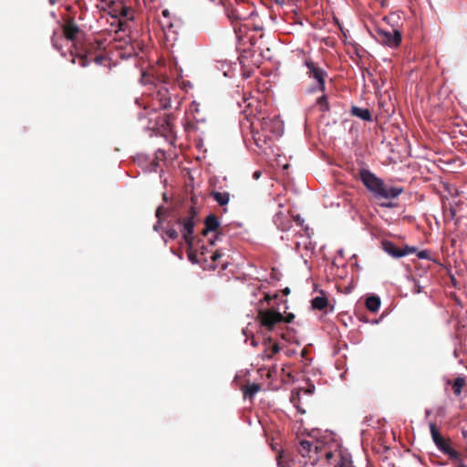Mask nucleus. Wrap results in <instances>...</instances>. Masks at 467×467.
Returning <instances> with one entry per match:
<instances>
[{"label":"nucleus","mask_w":467,"mask_h":467,"mask_svg":"<svg viewBox=\"0 0 467 467\" xmlns=\"http://www.w3.org/2000/svg\"><path fill=\"white\" fill-rule=\"evenodd\" d=\"M197 210L194 206H191L185 216L178 218L177 223L182 225V238L187 245V256L192 264L201 263V259L198 258L197 250L194 249L193 229L197 222Z\"/></svg>","instance_id":"f257e3e1"},{"label":"nucleus","mask_w":467,"mask_h":467,"mask_svg":"<svg viewBox=\"0 0 467 467\" xmlns=\"http://www.w3.org/2000/svg\"><path fill=\"white\" fill-rule=\"evenodd\" d=\"M297 450L302 457L308 458L312 465L317 464L323 458L328 462L334 456V453L328 449L327 445L318 440L314 441L301 440Z\"/></svg>","instance_id":"f03ea898"},{"label":"nucleus","mask_w":467,"mask_h":467,"mask_svg":"<svg viewBox=\"0 0 467 467\" xmlns=\"http://www.w3.org/2000/svg\"><path fill=\"white\" fill-rule=\"evenodd\" d=\"M75 47L82 67H86L92 60L94 55L105 48L104 41L90 39L75 44Z\"/></svg>","instance_id":"7ed1b4c3"},{"label":"nucleus","mask_w":467,"mask_h":467,"mask_svg":"<svg viewBox=\"0 0 467 467\" xmlns=\"http://www.w3.org/2000/svg\"><path fill=\"white\" fill-rule=\"evenodd\" d=\"M374 37L379 43L392 48L398 47L401 43V33L394 28L386 29L377 27L375 29Z\"/></svg>","instance_id":"20e7f679"},{"label":"nucleus","mask_w":467,"mask_h":467,"mask_svg":"<svg viewBox=\"0 0 467 467\" xmlns=\"http://www.w3.org/2000/svg\"><path fill=\"white\" fill-rule=\"evenodd\" d=\"M358 178L364 186L372 192L376 198H379V194L384 186V182L367 169H360L358 171Z\"/></svg>","instance_id":"39448f33"},{"label":"nucleus","mask_w":467,"mask_h":467,"mask_svg":"<svg viewBox=\"0 0 467 467\" xmlns=\"http://www.w3.org/2000/svg\"><path fill=\"white\" fill-rule=\"evenodd\" d=\"M257 318L262 327L272 331L277 324L282 323L283 315L274 308L261 309L258 311Z\"/></svg>","instance_id":"423d86ee"},{"label":"nucleus","mask_w":467,"mask_h":467,"mask_svg":"<svg viewBox=\"0 0 467 467\" xmlns=\"http://www.w3.org/2000/svg\"><path fill=\"white\" fill-rule=\"evenodd\" d=\"M261 129L265 133V137L269 135L279 137L283 133L284 124L277 116L266 117L262 119Z\"/></svg>","instance_id":"0eeeda50"},{"label":"nucleus","mask_w":467,"mask_h":467,"mask_svg":"<svg viewBox=\"0 0 467 467\" xmlns=\"http://www.w3.org/2000/svg\"><path fill=\"white\" fill-rule=\"evenodd\" d=\"M305 66L308 68L307 75L310 78H315L318 84V90L325 91V78L327 73L324 69L319 67L313 60L309 57H306L304 61Z\"/></svg>","instance_id":"6e6552de"},{"label":"nucleus","mask_w":467,"mask_h":467,"mask_svg":"<svg viewBox=\"0 0 467 467\" xmlns=\"http://www.w3.org/2000/svg\"><path fill=\"white\" fill-rule=\"evenodd\" d=\"M223 6L225 15L233 26L248 17V15L241 10L242 6L238 3L233 4L228 1L223 3Z\"/></svg>","instance_id":"1a4fd4ad"},{"label":"nucleus","mask_w":467,"mask_h":467,"mask_svg":"<svg viewBox=\"0 0 467 467\" xmlns=\"http://www.w3.org/2000/svg\"><path fill=\"white\" fill-rule=\"evenodd\" d=\"M382 248L394 258H400L414 254L417 251L415 247L410 245H406L403 249H400L397 247L394 243L387 240L382 242Z\"/></svg>","instance_id":"9d476101"},{"label":"nucleus","mask_w":467,"mask_h":467,"mask_svg":"<svg viewBox=\"0 0 467 467\" xmlns=\"http://www.w3.org/2000/svg\"><path fill=\"white\" fill-rule=\"evenodd\" d=\"M219 227L220 222L215 214L211 213L205 218L204 228L201 232L202 235L206 236L210 232L216 233L215 238L209 240V244L211 245H214L215 240L218 239L219 235L221 234L220 233L217 232Z\"/></svg>","instance_id":"9b49d317"},{"label":"nucleus","mask_w":467,"mask_h":467,"mask_svg":"<svg viewBox=\"0 0 467 467\" xmlns=\"http://www.w3.org/2000/svg\"><path fill=\"white\" fill-rule=\"evenodd\" d=\"M430 431L433 442L441 451L444 452L451 446L450 440L445 439L441 435L440 431L434 422L430 424Z\"/></svg>","instance_id":"f8f14e48"},{"label":"nucleus","mask_w":467,"mask_h":467,"mask_svg":"<svg viewBox=\"0 0 467 467\" xmlns=\"http://www.w3.org/2000/svg\"><path fill=\"white\" fill-rule=\"evenodd\" d=\"M80 32L78 26L74 19L68 18L63 26V33L67 40L75 41L78 34Z\"/></svg>","instance_id":"ddd939ff"},{"label":"nucleus","mask_w":467,"mask_h":467,"mask_svg":"<svg viewBox=\"0 0 467 467\" xmlns=\"http://www.w3.org/2000/svg\"><path fill=\"white\" fill-rule=\"evenodd\" d=\"M265 350L263 351L261 358L262 359H271L273 356L280 351V347L277 343H272V339L269 337L264 340Z\"/></svg>","instance_id":"4468645a"},{"label":"nucleus","mask_w":467,"mask_h":467,"mask_svg":"<svg viewBox=\"0 0 467 467\" xmlns=\"http://www.w3.org/2000/svg\"><path fill=\"white\" fill-rule=\"evenodd\" d=\"M402 187H388L385 183L379 194V198L395 199L403 192Z\"/></svg>","instance_id":"2eb2a0df"},{"label":"nucleus","mask_w":467,"mask_h":467,"mask_svg":"<svg viewBox=\"0 0 467 467\" xmlns=\"http://www.w3.org/2000/svg\"><path fill=\"white\" fill-rule=\"evenodd\" d=\"M156 99L159 101L160 109H166L171 108V96L167 88H161L156 94Z\"/></svg>","instance_id":"dca6fc26"},{"label":"nucleus","mask_w":467,"mask_h":467,"mask_svg":"<svg viewBox=\"0 0 467 467\" xmlns=\"http://www.w3.org/2000/svg\"><path fill=\"white\" fill-rule=\"evenodd\" d=\"M352 116L366 121H372V114L368 109H362L358 106H352L350 109Z\"/></svg>","instance_id":"f3484780"},{"label":"nucleus","mask_w":467,"mask_h":467,"mask_svg":"<svg viewBox=\"0 0 467 467\" xmlns=\"http://www.w3.org/2000/svg\"><path fill=\"white\" fill-rule=\"evenodd\" d=\"M162 17H159V24L161 25L162 30L164 32L171 31L173 25L171 20V14L168 9H164L161 11Z\"/></svg>","instance_id":"a211bd4d"},{"label":"nucleus","mask_w":467,"mask_h":467,"mask_svg":"<svg viewBox=\"0 0 467 467\" xmlns=\"http://www.w3.org/2000/svg\"><path fill=\"white\" fill-rule=\"evenodd\" d=\"M380 304V298L377 296H370L366 299V307L373 313L379 310Z\"/></svg>","instance_id":"6ab92c4d"},{"label":"nucleus","mask_w":467,"mask_h":467,"mask_svg":"<svg viewBox=\"0 0 467 467\" xmlns=\"http://www.w3.org/2000/svg\"><path fill=\"white\" fill-rule=\"evenodd\" d=\"M211 195L221 206L226 205L230 200V194L227 192H221L213 191Z\"/></svg>","instance_id":"aec40b11"},{"label":"nucleus","mask_w":467,"mask_h":467,"mask_svg":"<svg viewBox=\"0 0 467 467\" xmlns=\"http://www.w3.org/2000/svg\"><path fill=\"white\" fill-rule=\"evenodd\" d=\"M312 307L317 310H324L328 305L327 298L324 296H316L311 301Z\"/></svg>","instance_id":"412c9836"},{"label":"nucleus","mask_w":467,"mask_h":467,"mask_svg":"<svg viewBox=\"0 0 467 467\" xmlns=\"http://www.w3.org/2000/svg\"><path fill=\"white\" fill-rule=\"evenodd\" d=\"M233 26L237 39L243 41L247 32V26L239 22Z\"/></svg>","instance_id":"4be33fe9"},{"label":"nucleus","mask_w":467,"mask_h":467,"mask_svg":"<svg viewBox=\"0 0 467 467\" xmlns=\"http://www.w3.org/2000/svg\"><path fill=\"white\" fill-rule=\"evenodd\" d=\"M276 462L278 467H292L289 456L284 451H280L276 456Z\"/></svg>","instance_id":"5701e85b"},{"label":"nucleus","mask_w":467,"mask_h":467,"mask_svg":"<svg viewBox=\"0 0 467 467\" xmlns=\"http://www.w3.org/2000/svg\"><path fill=\"white\" fill-rule=\"evenodd\" d=\"M466 385V380L463 377H458L454 379L452 389L456 396L461 395L462 388Z\"/></svg>","instance_id":"b1692460"},{"label":"nucleus","mask_w":467,"mask_h":467,"mask_svg":"<svg viewBox=\"0 0 467 467\" xmlns=\"http://www.w3.org/2000/svg\"><path fill=\"white\" fill-rule=\"evenodd\" d=\"M114 21L111 23V26H114L117 25V29H115V33L119 34V32L125 33L128 30V22L123 21L118 16L113 17Z\"/></svg>","instance_id":"393cba45"},{"label":"nucleus","mask_w":467,"mask_h":467,"mask_svg":"<svg viewBox=\"0 0 467 467\" xmlns=\"http://www.w3.org/2000/svg\"><path fill=\"white\" fill-rule=\"evenodd\" d=\"M260 389H261V386L259 384L253 383V384L247 385L245 387L244 394L245 397L248 396L249 398H252Z\"/></svg>","instance_id":"a878e982"},{"label":"nucleus","mask_w":467,"mask_h":467,"mask_svg":"<svg viewBox=\"0 0 467 467\" xmlns=\"http://www.w3.org/2000/svg\"><path fill=\"white\" fill-rule=\"evenodd\" d=\"M317 104L319 106L322 112H326L329 109V103L326 95L321 96L317 99Z\"/></svg>","instance_id":"bb28decb"},{"label":"nucleus","mask_w":467,"mask_h":467,"mask_svg":"<svg viewBox=\"0 0 467 467\" xmlns=\"http://www.w3.org/2000/svg\"><path fill=\"white\" fill-rule=\"evenodd\" d=\"M443 453L448 455L451 460H460L461 457L460 452L454 450L451 446H450Z\"/></svg>","instance_id":"cd10ccee"},{"label":"nucleus","mask_w":467,"mask_h":467,"mask_svg":"<svg viewBox=\"0 0 467 467\" xmlns=\"http://www.w3.org/2000/svg\"><path fill=\"white\" fill-rule=\"evenodd\" d=\"M456 215V211L453 207L444 209V217L446 220H453Z\"/></svg>","instance_id":"c85d7f7f"},{"label":"nucleus","mask_w":467,"mask_h":467,"mask_svg":"<svg viewBox=\"0 0 467 467\" xmlns=\"http://www.w3.org/2000/svg\"><path fill=\"white\" fill-rule=\"evenodd\" d=\"M211 253L212 252H209L207 247H205L204 245H202L201 251H200L201 261L207 262L208 261L207 254H211Z\"/></svg>","instance_id":"c756f323"},{"label":"nucleus","mask_w":467,"mask_h":467,"mask_svg":"<svg viewBox=\"0 0 467 467\" xmlns=\"http://www.w3.org/2000/svg\"><path fill=\"white\" fill-rule=\"evenodd\" d=\"M166 234L171 240H175V239H177L179 237L178 232L175 229H173V228L168 229L166 231Z\"/></svg>","instance_id":"7c9ffc66"},{"label":"nucleus","mask_w":467,"mask_h":467,"mask_svg":"<svg viewBox=\"0 0 467 467\" xmlns=\"http://www.w3.org/2000/svg\"><path fill=\"white\" fill-rule=\"evenodd\" d=\"M104 59H105V57L101 53L98 52L96 55H94L92 57V60L91 61H94L97 64H102Z\"/></svg>","instance_id":"2f4dec72"},{"label":"nucleus","mask_w":467,"mask_h":467,"mask_svg":"<svg viewBox=\"0 0 467 467\" xmlns=\"http://www.w3.org/2000/svg\"><path fill=\"white\" fill-rule=\"evenodd\" d=\"M222 255L223 254L220 251L216 250L211 253L210 258L213 263H215L222 257Z\"/></svg>","instance_id":"473e14b6"},{"label":"nucleus","mask_w":467,"mask_h":467,"mask_svg":"<svg viewBox=\"0 0 467 467\" xmlns=\"http://www.w3.org/2000/svg\"><path fill=\"white\" fill-rule=\"evenodd\" d=\"M338 467H354L353 463L350 460L347 458H342Z\"/></svg>","instance_id":"72a5a7b5"},{"label":"nucleus","mask_w":467,"mask_h":467,"mask_svg":"<svg viewBox=\"0 0 467 467\" xmlns=\"http://www.w3.org/2000/svg\"><path fill=\"white\" fill-rule=\"evenodd\" d=\"M295 318V315L293 313H289L286 316H283L282 323H291Z\"/></svg>","instance_id":"f704fd0d"},{"label":"nucleus","mask_w":467,"mask_h":467,"mask_svg":"<svg viewBox=\"0 0 467 467\" xmlns=\"http://www.w3.org/2000/svg\"><path fill=\"white\" fill-rule=\"evenodd\" d=\"M121 16L125 18H130L131 15V10L130 8H127L125 6L122 7L120 12Z\"/></svg>","instance_id":"c9c22d12"},{"label":"nucleus","mask_w":467,"mask_h":467,"mask_svg":"<svg viewBox=\"0 0 467 467\" xmlns=\"http://www.w3.org/2000/svg\"><path fill=\"white\" fill-rule=\"evenodd\" d=\"M164 209L162 206H159L156 210V217L161 220Z\"/></svg>","instance_id":"e433bc0d"},{"label":"nucleus","mask_w":467,"mask_h":467,"mask_svg":"<svg viewBox=\"0 0 467 467\" xmlns=\"http://www.w3.org/2000/svg\"><path fill=\"white\" fill-rule=\"evenodd\" d=\"M428 251L426 250H423V251H420L419 254H418V257L419 258H421V259H424V258H428Z\"/></svg>","instance_id":"4c0bfd02"},{"label":"nucleus","mask_w":467,"mask_h":467,"mask_svg":"<svg viewBox=\"0 0 467 467\" xmlns=\"http://www.w3.org/2000/svg\"><path fill=\"white\" fill-rule=\"evenodd\" d=\"M260 176H261V171H255L254 172V174H253V177H254V179H259V178H260Z\"/></svg>","instance_id":"58836bf2"},{"label":"nucleus","mask_w":467,"mask_h":467,"mask_svg":"<svg viewBox=\"0 0 467 467\" xmlns=\"http://www.w3.org/2000/svg\"><path fill=\"white\" fill-rule=\"evenodd\" d=\"M272 299H273V297L270 295H268V294L265 295L264 300L266 301L267 303H269Z\"/></svg>","instance_id":"ea45409f"},{"label":"nucleus","mask_w":467,"mask_h":467,"mask_svg":"<svg viewBox=\"0 0 467 467\" xmlns=\"http://www.w3.org/2000/svg\"><path fill=\"white\" fill-rule=\"evenodd\" d=\"M283 294L284 295H289L290 294V289L288 287H285L284 290H283Z\"/></svg>","instance_id":"a19ab883"},{"label":"nucleus","mask_w":467,"mask_h":467,"mask_svg":"<svg viewBox=\"0 0 467 467\" xmlns=\"http://www.w3.org/2000/svg\"><path fill=\"white\" fill-rule=\"evenodd\" d=\"M382 206H385V207H394V204H391V203H386V204H382Z\"/></svg>","instance_id":"79ce46f5"},{"label":"nucleus","mask_w":467,"mask_h":467,"mask_svg":"<svg viewBox=\"0 0 467 467\" xmlns=\"http://www.w3.org/2000/svg\"><path fill=\"white\" fill-rule=\"evenodd\" d=\"M260 140V139L254 138V141L256 142V144H257L258 146H260V145H259V143H258V140Z\"/></svg>","instance_id":"37998d69"},{"label":"nucleus","mask_w":467,"mask_h":467,"mask_svg":"<svg viewBox=\"0 0 467 467\" xmlns=\"http://www.w3.org/2000/svg\"><path fill=\"white\" fill-rule=\"evenodd\" d=\"M252 345H253L254 347H255V346H257V343H256L255 341H254V340H253V341H252Z\"/></svg>","instance_id":"c03bdc74"},{"label":"nucleus","mask_w":467,"mask_h":467,"mask_svg":"<svg viewBox=\"0 0 467 467\" xmlns=\"http://www.w3.org/2000/svg\"><path fill=\"white\" fill-rule=\"evenodd\" d=\"M296 221H297V222H300V217H299L298 215H297V217H296Z\"/></svg>","instance_id":"a18cd8bd"}]
</instances>
